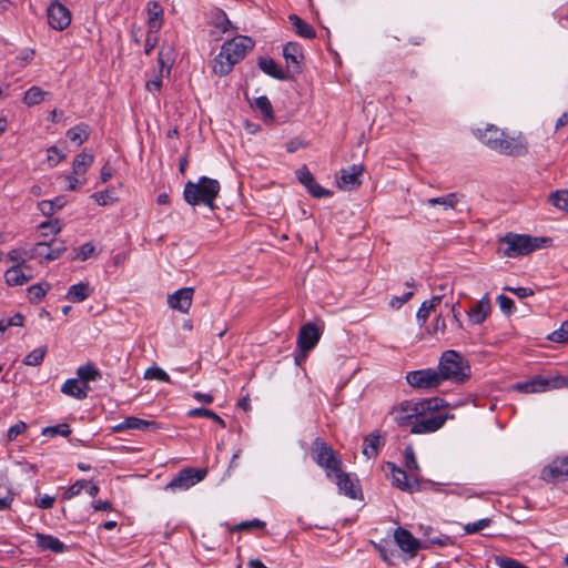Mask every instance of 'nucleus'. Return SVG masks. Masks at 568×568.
Here are the masks:
<instances>
[{"instance_id": "nucleus-3", "label": "nucleus", "mask_w": 568, "mask_h": 568, "mask_svg": "<svg viewBox=\"0 0 568 568\" xmlns=\"http://www.w3.org/2000/svg\"><path fill=\"white\" fill-rule=\"evenodd\" d=\"M221 191L217 180L201 176L197 182L187 181L184 185L183 197L190 205H205L211 210L215 209L214 201Z\"/></svg>"}, {"instance_id": "nucleus-21", "label": "nucleus", "mask_w": 568, "mask_h": 568, "mask_svg": "<svg viewBox=\"0 0 568 568\" xmlns=\"http://www.w3.org/2000/svg\"><path fill=\"white\" fill-rule=\"evenodd\" d=\"M194 288L183 287L169 295L168 304L171 308L187 313L193 300Z\"/></svg>"}, {"instance_id": "nucleus-5", "label": "nucleus", "mask_w": 568, "mask_h": 568, "mask_svg": "<svg viewBox=\"0 0 568 568\" xmlns=\"http://www.w3.org/2000/svg\"><path fill=\"white\" fill-rule=\"evenodd\" d=\"M499 241L507 245L503 252L505 256L517 257L530 254L537 248L542 247V244H549L551 239L509 232Z\"/></svg>"}, {"instance_id": "nucleus-44", "label": "nucleus", "mask_w": 568, "mask_h": 568, "mask_svg": "<svg viewBox=\"0 0 568 568\" xmlns=\"http://www.w3.org/2000/svg\"><path fill=\"white\" fill-rule=\"evenodd\" d=\"M549 201L559 210L568 213V190H560L549 195Z\"/></svg>"}, {"instance_id": "nucleus-24", "label": "nucleus", "mask_w": 568, "mask_h": 568, "mask_svg": "<svg viewBox=\"0 0 568 568\" xmlns=\"http://www.w3.org/2000/svg\"><path fill=\"white\" fill-rule=\"evenodd\" d=\"M384 445L385 437L381 434V432L375 430L364 437L363 454L368 459L376 458L379 454V450L384 447Z\"/></svg>"}, {"instance_id": "nucleus-52", "label": "nucleus", "mask_w": 568, "mask_h": 568, "mask_svg": "<svg viewBox=\"0 0 568 568\" xmlns=\"http://www.w3.org/2000/svg\"><path fill=\"white\" fill-rule=\"evenodd\" d=\"M495 562L500 568H523L524 566V564H521L520 561L507 556H497L495 558Z\"/></svg>"}, {"instance_id": "nucleus-30", "label": "nucleus", "mask_w": 568, "mask_h": 568, "mask_svg": "<svg viewBox=\"0 0 568 568\" xmlns=\"http://www.w3.org/2000/svg\"><path fill=\"white\" fill-rule=\"evenodd\" d=\"M332 474L335 475L336 485L338 486L339 491L347 497L355 499L357 497V490L354 481L351 479V476L342 469L339 471H333Z\"/></svg>"}, {"instance_id": "nucleus-4", "label": "nucleus", "mask_w": 568, "mask_h": 568, "mask_svg": "<svg viewBox=\"0 0 568 568\" xmlns=\"http://www.w3.org/2000/svg\"><path fill=\"white\" fill-rule=\"evenodd\" d=\"M442 382H453L455 384L466 383L471 375L469 362L457 351H445L438 363L437 368Z\"/></svg>"}, {"instance_id": "nucleus-59", "label": "nucleus", "mask_w": 568, "mask_h": 568, "mask_svg": "<svg viewBox=\"0 0 568 568\" xmlns=\"http://www.w3.org/2000/svg\"><path fill=\"white\" fill-rule=\"evenodd\" d=\"M497 302L499 304V307L500 310L505 313V314H511L514 308H515V304H514V301L506 296V295H499L497 297Z\"/></svg>"}, {"instance_id": "nucleus-37", "label": "nucleus", "mask_w": 568, "mask_h": 568, "mask_svg": "<svg viewBox=\"0 0 568 568\" xmlns=\"http://www.w3.org/2000/svg\"><path fill=\"white\" fill-rule=\"evenodd\" d=\"M65 205V200L62 196H58L54 200H44L38 203V207L44 216H52L57 210L62 209Z\"/></svg>"}, {"instance_id": "nucleus-6", "label": "nucleus", "mask_w": 568, "mask_h": 568, "mask_svg": "<svg viewBox=\"0 0 568 568\" xmlns=\"http://www.w3.org/2000/svg\"><path fill=\"white\" fill-rule=\"evenodd\" d=\"M313 460L317 466L326 471V476L331 477L333 471H339L342 459L338 454L323 438L316 437L311 446Z\"/></svg>"}, {"instance_id": "nucleus-19", "label": "nucleus", "mask_w": 568, "mask_h": 568, "mask_svg": "<svg viewBox=\"0 0 568 568\" xmlns=\"http://www.w3.org/2000/svg\"><path fill=\"white\" fill-rule=\"evenodd\" d=\"M296 176L300 183L306 187L313 197L321 199L332 195L329 190L324 189L315 181L314 175L311 173L306 165H303L296 171Z\"/></svg>"}, {"instance_id": "nucleus-28", "label": "nucleus", "mask_w": 568, "mask_h": 568, "mask_svg": "<svg viewBox=\"0 0 568 568\" xmlns=\"http://www.w3.org/2000/svg\"><path fill=\"white\" fill-rule=\"evenodd\" d=\"M89 390H90L89 385L84 384L79 378L67 379L61 387V392L63 394L74 397L77 399L87 398Z\"/></svg>"}, {"instance_id": "nucleus-2", "label": "nucleus", "mask_w": 568, "mask_h": 568, "mask_svg": "<svg viewBox=\"0 0 568 568\" xmlns=\"http://www.w3.org/2000/svg\"><path fill=\"white\" fill-rule=\"evenodd\" d=\"M447 406L445 399L440 397L424 398L417 402L403 400L392 409L394 420L399 427L413 425L417 417H425L437 413Z\"/></svg>"}, {"instance_id": "nucleus-32", "label": "nucleus", "mask_w": 568, "mask_h": 568, "mask_svg": "<svg viewBox=\"0 0 568 568\" xmlns=\"http://www.w3.org/2000/svg\"><path fill=\"white\" fill-rule=\"evenodd\" d=\"M288 21L295 29L296 34L305 39H314L316 37L315 29L303 19H301L297 14H290Z\"/></svg>"}, {"instance_id": "nucleus-36", "label": "nucleus", "mask_w": 568, "mask_h": 568, "mask_svg": "<svg viewBox=\"0 0 568 568\" xmlns=\"http://www.w3.org/2000/svg\"><path fill=\"white\" fill-rule=\"evenodd\" d=\"M94 161L93 154H88L85 152L79 153L72 163L73 174L82 175L87 172L88 168L92 165Z\"/></svg>"}, {"instance_id": "nucleus-60", "label": "nucleus", "mask_w": 568, "mask_h": 568, "mask_svg": "<svg viewBox=\"0 0 568 568\" xmlns=\"http://www.w3.org/2000/svg\"><path fill=\"white\" fill-rule=\"evenodd\" d=\"M264 527H265L264 521H262L260 519H253V520H246V521H242V523L237 524L234 527V530H244V529H250V528L262 529Z\"/></svg>"}, {"instance_id": "nucleus-13", "label": "nucleus", "mask_w": 568, "mask_h": 568, "mask_svg": "<svg viewBox=\"0 0 568 568\" xmlns=\"http://www.w3.org/2000/svg\"><path fill=\"white\" fill-rule=\"evenodd\" d=\"M283 57L286 61V72L292 73L291 78L303 71L304 54L300 43L287 42L283 48Z\"/></svg>"}, {"instance_id": "nucleus-7", "label": "nucleus", "mask_w": 568, "mask_h": 568, "mask_svg": "<svg viewBox=\"0 0 568 568\" xmlns=\"http://www.w3.org/2000/svg\"><path fill=\"white\" fill-rule=\"evenodd\" d=\"M568 385V379L561 376L556 377H542L535 376L534 378L516 383L514 385V389L520 393L530 394V393H542L550 389L561 388Z\"/></svg>"}, {"instance_id": "nucleus-62", "label": "nucleus", "mask_w": 568, "mask_h": 568, "mask_svg": "<svg viewBox=\"0 0 568 568\" xmlns=\"http://www.w3.org/2000/svg\"><path fill=\"white\" fill-rule=\"evenodd\" d=\"M63 159L64 154L57 146L53 145L48 149V161L51 165H57Z\"/></svg>"}, {"instance_id": "nucleus-63", "label": "nucleus", "mask_w": 568, "mask_h": 568, "mask_svg": "<svg viewBox=\"0 0 568 568\" xmlns=\"http://www.w3.org/2000/svg\"><path fill=\"white\" fill-rule=\"evenodd\" d=\"M16 494L12 490H8L4 496H0V511L9 510L14 501Z\"/></svg>"}, {"instance_id": "nucleus-47", "label": "nucleus", "mask_w": 568, "mask_h": 568, "mask_svg": "<svg viewBox=\"0 0 568 568\" xmlns=\"http://www.w3.org/2000/svg\"><path fill=\"white\" fill-rule=\"evenodd\" d=\"M42 434L44 436L49 435V436H55V435H61V436H69L71 434V428L68 424H59V425H55V426H49V427H45L43 430H42Z\"/></svg>"}, {"instance_id": "nucleus-56", "label": "nucleus", "mask_w": 568, "mask_h": 568, "mask_svg": "<svg viewBox=\"0 0 568 568\" xmlns=\"http://www.w3.org/2000/svg\"><path fill=\"white\" fill-rule=\"evenodd\" d=\"M159 32H152V29H148L145 44H144V53L150 54L152 50L156 47L159 41Z\"/></svg>"}, {"instance_id": "nucleus-43", "label": "nucleus", "mask_w": 568, "mask_h": 568, "mask_svg": "<svg viewBox=\"0 0 568 568\" xmlns=\"http://www.w3.org/2000/svg\"><path fill=\"white\" fill-rule=\"evenodd\" d=\"M252 106L258 109L264 118L273 119V106L267 97L262 95L256 98L252 103Z\"/></svg>"}, {"instance_id": "nucleus-14", "label": "nucleus", "mask_w": 568, "mask_h": 568, "mask_svg": "<svg viewBox=\"0 0 568 568\" xmlns=\"http://www.w3.org/2000/svg\"><path fill=\"white\" fill-rule=\"evenodd\" d=\"M48 22L54 30L62 31L71 23L70 10L59 1L54 0L47 9Z\"/></svg>"}, {"instance_id": "nucleus-10", "label": "nucleus", "mask_w": 568, "mask_h": 568, "mask_svg": "<svg viewBox=\"0 0 568 568\" xmlns=\"http://www.w3.org/2000/svg\"><path fill=\"white\" fill-rule=\"evenodd\" d=\"M206 475L205 469H195L192 467L180 470L169 484L165 486V490H185L201 481Z\"/></svg>"}, {"instance_id": "nucleus-27", "label": "nucleus", "mask_w": 568, "mask_h": 568, "mask_svg": "<svg viewBox=\"0 0 568 568\" xmlns=\"http://www.w3.org/2000/svg\"><path fill=\"white\" fill-rule=\"evenodd\" d=\"M258 68L266 73L267 75L276 79V80H288L291 74H287L285 70H283L272 58L262 57L257 61Z\"/></svg>"}, {"instance_id": "nucleus-20", "label": "nucleus", "mask_w": 568, "mask_h": 568, "mask_svg": "<svg viewBox=\"0 0 568 568\" xmlns=\"http://www.w3.org/2000/svg\"><path fill=\"white\" fill-rule=\"evenodd\" d=\"M505 131L494 124H487L485 129H477L475 135L477 139L493 151L498 150Z\"/></svg>"}, {"instance_id": "nucleus-54", "label": "nucleus", "mask_w": 568, "mask_h": 568, "mask_svg": "<svg viewBox=\"0 0 568 568\" xmlns=\"http://www.w3.org/2000/svg\"><path fill=\"white\" fill-rule=\"evenodd\" d=\"M490 523H491V519L484 518L476 523H469V524L465 525L464 529L467 534H475V532H478L481 529L488 527L490 525Z\"/></svg>"}, {"instance_id": "nucleus-1", "label": "nucleus", "mask_w": 568, "mask_h": 568, "mask_svg": "<svg viewBox=\"0 0 568 568\" xmlns=\"http://www.w3.org/2000/svg\"><path fill=\"white\" fill-rule=\"evenodd\" d=\"M254 44V41L246 36H237L225 41L220 53L213 60V72L220 77L229 74L233 67L253 50Z\"/></svg>"}, {"instance_id": "nucleus-64", "label": "nucleus", "mask_w": 568, "mask_h": 568, "mask_svg": "<svg viewBox=\"0 0 568 568\" xmlns=\"http://www.w3.org/2000/svg\"><path fill=\"white\" fill-rule=\"evenodd\" d=\"M432 310H433L432 303L424 301L417 312V320L422 321V324H424L427 321Z\"/></svg>"}, {"instance_id": "nucleus-55", "label": "nucleus", "mask_w": 568, "mask_h": 568, "mask_svg": "<svg viewBox=\"0 0 568 568\" xmlns=\"http://www.w3.org/2000/svg\"><path fill=\"white\" fill-rule=\"evenodd\" d=\"M92 197L99 205H108L115 201V197L109 190L95 192Z\"/></svg>"}, {"instance_id": "nucleus-40", "label": "nucleus", "mask_w": 568, "mask_h": 568, "mask_svg": "<svg viewBox=\"0 0 568 568\" xmlns=\"http://www.w3.org/2000/svg\"><path fill=\"white\" fill-rule=\"evenodd\" d=\"M459 201L457 193H448L445 196L432 197L427 200L429 206L442 205L444 209H454Z\"/></svg>"}, {"instance_id": "nucleus-49", "label": "nucleus", "mask_w": 568, "mask_h": 568, "mask_svg": "<svg viewBox=\"0 0 568 568\" xmlns=\"http://www.w3.org/2000/svg\"><path fill=\"white\" fill-rule=\"evenodd\" d=\"M376 550L379 552L381 558L387 562L388 565H393V558L396 556V550L393 548H388L386 545L383 544H375L374 545Z\"/></svg>"}, {"instance_id": "nucleus-31", "label": "nucleus", "mask_w": 568, "mask_h": 568, "mask_svg": "<svg viewBox=\"0 0 568 568\" xmlns=\"http://www.w3.org/2000/svg\"><path fill=\"white\" fill-rule=\"evenodd\" d=\"M92 293L93 288L89 283L80 282L69 287L65 298L73 303H80L87 300Z\"/></svg>"}, {"instance_id": "nucleus-12", "label": "nucleus", "mask_w": 568, "mask_h": 568, "mask_svg": "<svg viewBox=\"0 0 568 568\" xmlns=\"http://www.w3.org/2000/svg\"><path fill=\"white\" fill-rule=\"evenodd\" d=\"M67 251L63 242L51 240L50 242H38L29 252V258H43L47 262L55 261Z\"/></svg>"}, {"instance_id": "nucleus-18", "label": "nucleus", "mask_w": 568, "mask_h": 568, "mask_svg": "<svg viewBox=\"0 0 568 568\" xmlns=\"http://www.w3.org/2000/svg\"><path fill=\"white\" fill-rule=\"evenodd\" d=\"M541 478L548 483L568 479V456L554 459L542 469Z\"/></svg>"}, {"instance_id": "nucleus-53", "label": "nucleus", "mask_w": 568, "mask_h": 568, "mask_svg": "<svg viewBox=\"0 0 568 568\" xmlns=\"http://www.w3.org/2000/svg\"><path fill=\"white\" fill-rule=\"evenodd\" d=\"M94 245L90 242L84 243L80 247L77 248V254L74 258H79L81 261H85L94 254Z\"/></svg>"}, {"instance_id": "nucleus-25", "label": "nucleus", "mask_w": 568, "mask_h": 568, "mask_svg": "<svg viewBox=\"0 0 568 568\" xmlns=\"http://www.w3.org/2000/svg\"><path fill=\"white\" fill-rule=\"evenodd\" d=\"M491 304L489 294L486 293L477 304L468 311V317L474 324H481L490 314Z\"/></svg>"}, {"instance_id": "nucleus-58", "label": "nucleus", "mask_w": 568, "mask_h": 568, "mask_svg": "<svg viewBox=\"0 0 568 568\" xmlns=\"http://www.w3.org/2000/svg\"><path fill=\"white\" fill-rule=\"evenodd\" d=\"M26 429L27 424L24 422H18L17 424L12 425L7 433L8 440H14L19 435L24 433Z\"/></svg>"}, {"instance_id": "nucleus-34", "label": "nucleus", "mask_w": 568, "mask_h": 568, "mask_svg": "<svg viewBox=\"0 0 568 568\" xmlns=\"http://www.w3.org/2000/svg\"><path fill=\"white\" fill-rule=\"evenodd\" d=\"M4 278L8 285L16 286L23 285L24 283L29 282L31 276L26 275L21 271L20 265H14L6 272Z\"/></svg>"}, {"instance_id": "nucleus-33", "label": "nucleus", "mask_w": 568, "mask_h": 568, "mask_svg": "<svg viewBox=\"0 0 568 568\" xmlns=\"http://www.w3.org/2000/svg\"><path fill=\"white\" fill-rule=\"evenodd\" d=\"M173 48L169 44H163L158 53V62L160 65V73L170 74L172 64L174 62Z\"/></svg>"}, {"instance_id": "nucleus-16", "label": "nucleus", "mask_w": 568, "mask_h": 568, "mask_svg": "<svg viewBox=\"0 0 568 568\" xmlns=\"http://www.w3.org/2000/svg\"><path fill=\"white\" fill-rule=\"evenodd\" d=\"M386 465L392 473L393 486H395L396 488H398L403 491H408V493L418 491L420 489L419 479L409 478L405 470L397 467L396 464H394L392 462H387Z\"/></svg>"}, {"instance_id": "nucleus-48", "label": "nucleus", "mask_w": 568, "mask_h": 568, "mask_svg": "<svg viewBox=\"0 0 568 568\" xmlns=\"http://www.w3.org/2000/svg\"><path fill=\"white\" fill-rule=\"evenodd\" d=\"M548 338L556 343H568V320L561 324L559 329L552 332Z\"/></svg>"}, {"instance_id": "nucleus-46", "label": "nucleus", "mask_w": 568, "mask_h": 568, "mask_svg": "<svg viewBox=\"0 0 568 568\" xmlns=\"http://www.w3.org/2000/svg\"><path fill=\"white\" fill-rule=\"evenodd\" d=\"M145 379H158L164 383H171V378L166 372L158 366L150 367L144 373Z\"/></svg>"}, {"instance_id": "nucleus-57", "label": "nucleus", "mask_w": 568, "mask_h": 568, "mask_svg": "<svg viewBox=\"0 0 568 568\" xmlns=\"http://www.w3.org/2000/svg\"><path fill=\"white\" fill-rule=\"evenodd\" d=\"M423 545L445 547L453 545V539L449 536L443 535L440 537L428 538Z\"/></svg>"}, {"instance_id": "nucleus-45", "label": "nucleus", "mask_w": 568, "mask_h": 568, "mask_svg": "<svg viewBox=\"0 0 568 568\" xmlns=\"http://www.w3.org/2000/svg\"><path fill=\"white\" fill-rule=\"evenodd\" d=\"M404 464L409 471H419V466L415 457V452L410 445H408L404 449Z\"/></svg>"}, {"instance_id": "nucleus-51", "label": "nucleus", "mask_w": 568, "mask_h": 568, "mask_svg": "<svg viewBox=\"0 0 568 568\" xmlns=\"http://www.w3.org/2000/svg\"><path fill=\"white\" fill-rule=\"evenodd\" d=\"M88 481L84 479L77 480L63 494V499H71L81 494L82 489L87 486Z\"/></svg>"}, {"instance_id": "nucleus-15", "label": "nucleus", "mask_w": 568, "mask_h": 568, "mask_svg": "<svg viewBox=\"0 0 568 568\" xmlns=\"http://www.w3.org/2000/svg\"><path fill=\"white\" fill-rule=\"evenodd\" d=\"M448 414H437L435 416L427 415L425 417H417L410 428L412 434H429L440 429L446 420L450 418Z\"/></svg>"}, {"instance_id": "nucleus-41", "label": "nucleus", "mask_w": 568, "mask_h": 568, "mask_svg": "<svg viewBox=\"0 0 568 568\" xmlns=\"http://www.w3.org/2000/svg\"><path fill=\"white\" fill-rule=\"evenodd\" d=\"M187 415L190 417H206V419L211 418L216 424H219L220 427H222V428L226 427L224 419L221 418L216 413H214L213 410L207 409V408H203V407L193 408L187 413Z\"/></svg>"}, {"instance_id": "nucleus-39", "label": "nucleus", "mask_w": 568, "mask_h": 568, "mask_svg": "<svg viewBox=\"0 0 568 568\" xmlns=\"http://www.w3.org/2000/svg\"><path fill=\"white\" fill-rule=\"evenodd\" d=\"M67 136L80 145L90 136L89 125L84 123L78 124L67 131Z\"/></svg>"}, {"instance_id": "nucleus-22", "label": "nucleus", "mask_w": 568, "mask_h": 568, "mask_svg": "<svg viewBox=\"0 0 568 568\" xmlns=\"http://www.w3.org/2000/svg\"><path fill=\"white\" fill-rule=\"evenodd\" d=\"M364 172L363 164H353L348 169H342L341 175L337 179V184L341 189L353 190L362 184L359 176Z\"/></svg>"}, {"instance_id": "nucleus-26", "label": "nucleus", "mask_w": 568, "mask_h": 568, "mask_svg": "<svg viewBox=\"0 0 568 568\" xmlns=\"http://www.w3.org/2000/svg\"><path fill=\"white\" fill-rule=\"evenodd\" d=\"M146 12L148 29H152V32H159L163 24L164 10L162 6L158 1L151 0L146 4Z\"/></svg>"}, {"instance_id": "nucleus-35", "label": "nucleus", "mask_w": 568, "mask_h": 568, "mask_svg": "<svg viewBox=\"0 0 568 568\" xmlns=\"http://www.w3.org/2000/svg\"><path fill=\"white\" fill-rule=\"evenodd\" d=\"M78 378L88 384L89 382H94L101 378L100 371L92 363H87L85 365L80 366L77 369Z\"/></svg>"}, {"instance_id": "nucleus-8", "label": "nucleus", "mask_w": 568, "mask_h": 568, "mask_svg": "<svg viewBox=\"0 0 568 568\" xmlns=\"http://www.w3.org/2000/svg\"><path fill=\"white\" fill-rule=\"evenodd\" d=\"M405 379L415 389H435L443 384L439 373L435 368L408 372Z\"/></svg>"}, {"instance_id": "nucleus-11", "label": "nucleus", "mask_w": 568, "mask_h": 568, "mask_svg": "<svg viewBox=\"0 0 568 568\" xmlns=\"http://www.w3.org/2000/svg\"><path fill=\"white\" fill-rule=\"evenodd\" d=\"M320 338L321 332L315 324L307 323L301 327L297 336V346L302 354L295 358L297 364H301V361L307 357V353L317 345Z\"/></svg>"}, {"instance_id": "nucleus-50", "label": "nucleus", "mask_w": 568, "mask_h": 568, "mask_svg": "<svg viewBox=\"0 0 568 568\" xmlns=\"http://www.w3.org/2000/svg\"><path fill=\"white\" fill-rule=\"evenodd\" d=\"M48 288H49V284H45V286H43L42 284H34V285L30 286L28 290L30 301L31 302L40 301L45 295Z\"/></svg>"}, {"instance_id": "nucleus-9", "label": "nucleus", "mask_w": 568, "mask_h": 568, "mask_svg": "<svg viewBox=\"0 0 568 568\" xmlns=\"http://www.w3.org/2000/svg\"><path fill=\"white\" fill-rule=\"evenodd\" d=\"M497 152L511 158L525 156L529 152V143L521 132L516 135L505 132Z\"/></svg>"}, {"instance_id": "nucleus-29", "label": "nucleus", "mask_w": 568, "mask_h": 568, "mask_svg": "<svg viewBox=\"0 0 568 568\" xmlns=\"http://www.w3.org/2000/svg\"><path fill=\"white\" fill-rule=\"evenodd\" d=\"M36 539H37V546L41 550H44V551L49 550L54 554H61V552L65 551V549H67L65 545L59 538H57L52 535H45V534L38 532L36 535Z\"/></svg>"}, {"instance_id": "nucleus-38", "label": "nucleus", "mask_w": 568, "mask_h": 568, "mask_svg": "<svg viewBox=\"0 0 568 568\" xmlns=\"http://www.w3.org/2000/svg\"><path fill=\"white\" fill-rule=\"evenodd\" d=\"M48 92L43 91L40 87L33 85L28 89L22 99L23 103L28 106H33L41 103Z\"/></svg>"}, {"instance_id": "nucleus-17", "label": "nucleus", "mask_w": 568, "mask_h": 568, "mask_svg": "<svg viewBox=\"0 0 568 568\" xmlns=\"http://www.w3.org/2000/svg\"><path fill=\"white\" fill-rule=\"evenodd\" d=\"M394 539L396 545L404 551L409 554L410 556H415L418 549L428 548L427 545H423L417 538L413 536V534L402 527H398L394 531Z\"/></svg>"}, {"instance_id": "nucleus-61", "label": "nucleus", "mask_w": 568, "mask_h": 568, "mask_svg": "<svg viewBox=\"0 0 568 568\" xmlns=\"http://www.w3.org/2000/svg\"><path fill=\"white\" fill-rule=\"evenodd\" d=\"M54 501H55V497L44 495L42 497L36 498L34 505L41 509H50L53 507Z\"/></svg>"}, {"instance_id": "nucleus-42", "label": "nucleus", "mask_w": 568, "mask_h": 568, "mask_svg": "<svg viewBox=\"0 0 568 568\" xmlns=\"http://www.w3.org/2000/svg\"><path fill=\"white\" fill-rule=\"evenodd\" d=\"M48 352L47 346L38 347L33 351H31L22 361L24 365L28 366H39L42 364L45 354Z\"/></svg>"}, {"instance_id": "nucleus-23", "label": "nucleus", "mask_w": 568, "mask_h": 568, "mask_svg": "<svg viewBox=\"0 0 568 568\" xmlns=\"http://www.w3.org/2000/svg\"><path fill=\"white\" fill-rule=\"evenodd\" d=\"M128 429H138V430H156L159 429V424L154 420H145L138 417H126L123 422L112 427L114 433H122Z\"/></svg>"}]
</instances>
